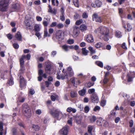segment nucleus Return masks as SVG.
I'll return each instance as SVG.
<instances>
[{
  "instance_id": "4c0bfd02",
  "label": "nucleus",
  "mask_w": 135,
  "mask_h": 135,
  "mask_svg": "<svg viewBox=\"0 0 135 135\" xmlns=\"http://www.w3.org/2000/svg\"><path fill=\"white\" fill-rule=\"evenodd\" d=\"M13 80V78L12 77H11L8 82L9 85H11L13 84L14 81Z\"/></svg>"
},
{
  "instance_id": "3c124183",
  "label": "nucleus",
  "mask_w": 135,
  "mask_h": 135,
  "mask_svg": "<svg viewBox=\"0 0 135 135\" xmlns=\"http://www.w3.org/2000/svg\"><path fill=\"white\" fill-rule=\"evenodd\" d=\"M82 16L83 18H86L88 17V15L86 12H84L83 13Z\"/></svg>"
},
{
  "instance_id": "a19ab883",
  "label": "nucleus",
  "mask_w": 135,
  "mask_h": 135,
  "mask_svg": "<svg viewBox=\"0 0 135 135\" xmlns=\"http://www.w3.org/2000/svg\"><path fill=\"white\" fill-rule=\"evenodd\" d=\"M95 91V89L94 88L89 89L88 90V92L89 94H91L92 93H93Z\"/></svg>"
},
{
  "instance_id": "0e129e2a",
  "label": "nucleus",
  "mask_w": 135,
  "mask_h": 135,
  "mask_svg": "<svg viewBox=\"0 0 135 135\" xmlns=\"http://www.w3.org/2000/svg\"><path fill=\"white\" fill-rule=\"evenodd\" d=\"M41 3L40 1V0L35 1L34 2V3L36 5H39Z\"/></svg>"
},
{
  "instance_id": "e433bc0d",
  "label": "nucleus",
  "mask_w": 135,
  "mask_h": 135,
  "mask_svg": "<svg viewBox=\"0 0 135 135\" xmlns=\"http://www.w3.org/2000/svg\"><path fill=\"white\" fill-rule=\"evenodd\" d=\"M25 69L23 66H20V74H22L25 71Z\"/></svg>"
},
{
  "instance_id": "09e8293b",
  "label": "nucleus",
  "mask_w": 135,
  "mask_h": 135,
  "mask_svg": "<svg viewBox=\"0 0 135 135\" xmlns=\"http://www.w3.org/2000/svg\"><path fill=\"white\" fill-rule=\"evenodd\" d=\"M82 22V20H78L76 22L75 24L76 25H79L81 24Z\"/></svg>"
},
{
  "instance_id": "f3484780",
  "label": "nucleus",
  "mask_w": 135,
  "mask_h": 135,
  "mask_svg": "<svg viewBox=\"0 0 135 135\" xmlns=\"http://www.w3.org/2000/svg\"><path fill=\"white\" fill-rule=\"evenodd\" d=\"M65 74L64 73V74H62V75H58L57 76V78L58 79H61L63 80L65 79H68V76L67 75H65Z\"/></svg>"
},
{
  "instance_id": "6e6d98bb",
  "label": "nucleus",
  "mask_w": 135,
  "mask_h": 135,
  "mask_svg": "<svg viewBox=\"0 0 135 135\" xmlns=\"http://www.w3.org/2000/svg\"><path fill=\"white\" fill-rule=\"evenodd\" d=\"M22 56H25V58H26L27 60H29L30 59L31 55L29 54H27L26 56V55H23Z\"/></svg>"
},
{
  "instance_id": "79ce46f5",
  "label": "nucleus",
  "mask_w": 135,
  "mask_h": 135,
  "mask_svg": "<svg viewBox=\"0 0 135 135\" xmlns=\"http://www.w3.org/2000/svg\"><path fill=\"white\" fill-rule=\"evenodd\" d=\"M102 46V44L101 43L99 42L97 43L95 45V46L97 48H99Z\"/></svg>"
},
{
  "instance_id": "7ed1b4c3",
  "label": "nucleus",
  "mask_w": 135,
  "mask_h": 135,
  "mask_svg": "<svg viewBox=\"0 0 135 135\" xmlns=\"http://www.w3.org/2000/svg\"><path fill=\"white\" fill-rule=\"evenodd\" d=\"M9 0H1L0 1V11H6L8 5Z\"/></svg>"
},
{
  "instance_id": "423d86ee",
  "label": "nucleus",
  "mask_w": 135,
  "mask_h": 135,
  "mask_svg": "<svg viewBox=\"0 0 135 135\" xmlns=\"http://www.w3.org/2000/svg\"><path fill=\"white\" fill-rule=\"evenodd\" d=\"M56 38L59 41H61L63 39L62 31L61 30H57L56 33Z\"/></svg>"
},
{
  "instance_id": "69168bd1",
  "label": "nucleus",
  "mask_w": 135,
  "mask_h": 135,
  "mask_svg": "<svg viewBox=\"0 0 135 135\" xmlns=\"http://www.w3.org/2000/svg\"><path fill=\"white\" fill-rule=\"evenodd\" d=\"M54 30L53 28H50L49 30V33L50 34H51L53 32Z\"/></svg>"
},
{
  "instance_id": "f03ea898",
  "label": "nucleus",
  "mask_w": 135,
  "mask_h": 135,
  "mask_svg": "<svg viewBox=\"0 0 135 135\" xmlns=\"http://www.w3.org/2000/svg\"><path fill=\"white\" fill-rule=\"evenodd\" d=\"M98 32L101 35L104 40L107 41L109 40V31L108 29L105 27L102 26L98 29Z\"/></svg>"
},
{
  "instance_id": "9b49d317",
  "label": "nucleus",
  "mask_w": 135,
  "mask_h": 135,
  "mask_svg": "<svg viewBox=\"0 0 135 135\" xmlns=\"http://www.w3.org/2000/svg\"><path fill=\"white\" fill-rule=\"evenodd\" d=\"M49 8L48 9V12L53 15H55L57 11V9L55 8L52 9L51 6L49 5L48 6Z\"/></svg>"
},
{
  "instance_id": "aec40b11",
  "label": "nucleus",
  "mask_w": 135,
  "mask_h": 135,
  "mask_svg": "<svg viewBox=\"0 0 135 135\" xmlns=\"http://www.w3.org/2000/svg\"><path fill=\"white\" fill-rule=\"evenodd\" d=\"M80 28L82 31H84L86 30L87 26L84 24H82L80 25Z\"/></svg>"
},
{
  "instance_id": "f8f14e48",
  "label": "nucleus",
  "mask_w": 135,
  "mask_h": 135,
  "mask_svg": "<svg viewBox=\"0 0 135 135\" xmlns=\"http://www.w3.org/2000/svg\"><path fill=\"white\" fill-rule=\"evenodd\" d=\"M20 86L21 88H22L26 86V82L23 77L20 76Z\"/></svg>"
},
{
  "instance_id": "20e7f679",
  "label": "nucleus",
  "mask_w": 135,
  "mask_h": 135,
  "mask_svg": "<svg viewBox=\"0 0 135 135\" xmlns=\"http://www.w3.org/2000/svg\"><path fill=\"white\" fill-rule=\"evenodd\" d=\"M22 111L24 115L26 117L30 116L31 114V110L27 104H24L22 105Z\"/></svg>"
},
{
  "instance_id": "c03bdc74",
  "label": "nucleus",
  "mask_w": 135,
  "mask_h": 135,
  "mask_svg": "<svg viewBox=\"0 0 135 135\" xmlns=\"http://www.w3.org/2000/svg\"><path fill=\"white\" fill-rule=\"evenodd\" d=\"M74 41L73 39H69L67 41L68 43L70 44H71L74 43Z\"/></svg>"
},
{
  "instance_id": "c9c22d12",
  "label": "nucleus",
  "mask_w": 135,
  "mask_h": 135,
  "mask_svg": "<svg viewBox=\"0 0 135 135\" xmlns=\"http://www.w3.org/2000/svg\"><path fill=\"white\" fill-rule=\"evenodd\" d=\"M62 49L65 51H67L69 50V46L66 45H64L62 46Z\"/></svg>"
},
{
  "instance_id": "bf43d9fd",
  "label": "nucleus",
  "mask_w": 135,
  "mask_h": 135,
  "mask_svg": "<svg viewBox=\"0 0 135 135\" xmlns=\"http://www.w3.org/2000/svg\"><path fill=\"white\" fill-rule=\"evenodd\" d=\"M35 92L33 89H30L29 93L31 95H33L35 93Z\"/></svg>"
},
{
  "instance_id": "2eb2a0df",
  "label": "nucleus",
  "mask_w": 135,
  "mask_h": 135,
  "mask_svg": "<svg viewBox=\"0 0 135 135\" xmlns=\"http://www.w3.org/2000/svg\"><path fill=\"white\" fill-rule=\"evenodd\" d=\"M43 71L41 69H40L38 71V75L39 76L38 77V80L39 81H41L42 80V78L41 75L43 74Z\"/></svg>"
},
{
  "instance_id": "dca6fc26",
  "label": "nucleus",
  "mask_w": 135,
  "mask_h": 135,
  "mask_svg": "<svg viewBox=\"0 0 135 135\" xmlns=\"http://www.w3.org/2000/svg\"><path fill=\"white\" fill-rule=\"evenodd\" d=\"M15 37L19 41H22V36L20 32H18L16 34Z\"/></svg>"
},
{
  "instance_id": "ddd939ff",
  "label": "nucleus",
  "mask_w": 135,
  "mask_h": 135,
  "mask_svg": "<svg viewBox=\"0 0 135 135\" xmlns=\"http://www.w3.org/2000/svg\"><path fill=\"white\" fill-rule=\"evenodd\" d=\"M21 5L19 3H17L13 4L12 6V8L16 11L20 9L21 8Z\"/></svg>"
},
{
  "instance_id": "4d7b16f0",
  "label": "nucleus",
  "mask_w": 135,
  "mask_h": 135,
  "mask_svg": "<svg viewBox=\"0 0 135 135\" xmlns=\"http://www.w3.org/2000/svg\"><path fill=\"white\" fill-rule=\"evenodd\" d=\"M108 81V79L107 78V77H105L104 80H103V83L104 84H105L107 83Z\"/></svg>"
},
{
  "instance_id": "5701e85b",
  "label": "nucleus",
  "mask_w": 135,
  "mask_h": 135,
  "mask_svg": "<svg viewBox=\"0 0 135 135\" xmlns=\"http://www.w3.org/2000/svg\"><path fill=\"white\" fill-rule=\"evenodd\" d=\"M95 3L97 7H99L102 5V2L99 0H96Z\"/></svg>"
},
{
  "instance_id": "473e14b6",
  "label": "nucleus",
  "mask_w": 135,
  "mask_h": 135,
  "mask_svg": "<svg viewBox=\"0 0 135 135\" xmlns=\"http://www.w3.org/2000/svg\"><path fill=\"white\" fill-rule=\"evenodd\" d=\"M73 3L74 6L76 7H79V2L78 0H73Z\"/></svg>"
},
{
  "instance_id": "b1692460",
  "label": "nucleus",
  "mask_w": 135,
  "mask_h": 135,
  "mask_svg": "<svg viewBox=\"0 0 135 135\" xmlns=\"http://www.w3.org/2000/svg\"><path fill=\"white\" fill-rule=\"evenodd\" d=\"M65 75H67L68 78L69 77H71L73 76L74 74V73L73 71H68L65 73Z\"/></svg>"
},
{
  "instance_id": "9d476101",
  "label": "nucleus",
  "mask_w": 135,
  "mask_h": 135,
  "mask_svg": "<svg viewBox=\"0 0 135 135\" xmlns=\"http://www.w3.org/2000/svg\"><path fill=\"white\" fill-rule=\"evenodd\" d=\"M79 33V29L78 27H76L74 28L73 36L74 38H76L78 36Z\"/></svg>"
},
{
  "instance_id": "052dcab7",
  "label": "nucleus",
  "mask_w": 135,
  "mask_h": 135,
  "mask_svg": "<svg viewBox=\"0 0 135 135\" xmlns=\"http://www.w3.org/2000/svg\"><path fill=\"white\" fill-rule=\"evenodd\" d=\"M56 51H53L51 53V55L53 57H54L56 55Z\"/></svg>"
},
{
  "instance_id": "393cba45",
  "label": "nucleus",
  "mask_w": 135,
  "mask_h": 135,
  "mask_svg": "<svg viewBox=\"0 0 135 135\" xmlns=\"http://www.w3.org/2000/svg\"><path fill=\"white\" fill-rule=\"evenodd\" d=\"M88 51L86 50L85 48L82 49V54L86 56L88 55Z\"/></svg>"
},
{
  "instance_id": "37998d69",
  "label": "nucleus",
  "mask_w": 135,
  "mask_h": 135,
  "mask_svg": "<svg viewBox=\"0 0 135 135\" xmlns=\"http://www.w3.org/2000/svg\"><path fill=\"white\" fill-rule=\"evenodd\" d=\"M84 112L85 113H87L89 110V108L88 106H86L84 108Z\"/></svg>"
},
{
  "instance_id": "6ab92c4d",
  "label": "nucleus",
  "mask_w": 135,
  "mask_h": 135,
  "mask_svg": "<svg viewBox=\"0 0 135 135\" xmlns=\"http://www.w3.org/2000/svg\"><path fill=\"white\" fill-rule=\"evenodd\" d=\"M66 111L69 113L72 112L73 113H74L76 112V110L75 108H73L71 107H69L67 108Z\"/></svg>"
},
{
  "instance_id": "5fc2aeb1",
  "label": "nucleus",
  "mask_w": 135,
  "mask_h": 135,
  "mask_svg": "<svg viewBox=\"0 0 135 135\" xmlns=\"http://www.w3.org/2000/svg\"><path fill=\"white\" fill-rule=\"evenodd\" d=\"M74 19L76 20L79 18L80 16L79 14L75 13L74 15Z\"/></svg>"
},
{
  "instance_id": "a18cd8bd",
  "label": "nucleus",
  "mask_w": 135,
  "mask_h": 135,
  "mask_svg": "<svg viewBox=\"0 0 135 135\" xmlns=\"http://www.w3.org/2000/svg\"><path fill=\"white\" fill-rule=\"evenodd\" d=\"M76 79L74 78H72L70 79L71 82L74 85L76 84Z\"/></svg>"
},
{
  "instance_id": "4468645a",
  "label": "nucleus",
  "mask_w": 135,
  "mask_h": 135,
  "mask_svg": "<svg viewBox=\"0 0 135 135\" xmlns=\"http://www.w3.org/2000/svg\"><path fill=\"white\" fill-rule=\"evenodd\" d=\"M86 41L89 42H91L94 41L93 36L91 35H89L87 36L86 38Z\"/></svg>"
},
{
  "instance_id": "a211bd4d",
  "label": "nucleus",
  "mask_w": 135,
  "mask_h": 135,
  "mask_svg": "<svg viewBox=\"0 0 135 135\" xmlns=\"http://www.w3.org/2000/svg\"><path fill=\"white\" fill-rule=\"evenodd\" d=\"M79 94L81 96H83L84 95L86 92V89L84 87L83 89L82 90H79Z\"/></svg>"
},
{
  "instance_id": "774afa93",
  "label": "nucleus",
  "mask_w": 135,
  "mask_h": 135,
  "mask_svg": "<svg viewBox=\"0 0 135 135\" xmlns=\"http://www.w3.org/2000/svg\"><path fill=\"white\" fill-rule=\"evenodd\" d=\"M48 24L47 22L46 21H44L43 22V24L45 27H47Z\"/></svg>"
},
{
  "instance_id": "e2e57ef3",
  "label": "nucleus",
  "mask_w": 135,
  "mask_h": 135,
  "mask_svg": "<svg viewBox=\"0 0 135 135\" xmlns=\"http://www.w3.org/2000/svg\"><path fill=\"white\" fill-rule=\"evenodd\" d=\"M13 46L15 49H17L18 48L19 46L18 44L15 43L13 44Z\"/></svg>"
},
{
  "instance_id": "a878e982",
  "label": "nucleus",
  "mask_w": 135,
  "mask_h": 135,
  "mask_svg": "<svg viewBox=\"0 0 135 135\" xmlns=\"http://www.w3.org/2000/svg\"><path fill=\"white\" fill-rule=\"evenodd\" d=\"M50 35L49 33H48L47 30V28H45L44 31V37H50Z\"/></svg>"
},
{
  "instance_id": "39448f33",
  "label": "nucleus",
  "mask_w": 135,
  "mask_h": 135,
  "mask_svg": "<svg viewBox=\"0 0 135 135\" xmlns=\"http://www.w3.org/2000/svg\"><path fill=\"white\" fill-rule=\"evenodd\" d=\"M45 64V70L46 73L50 74H51L53 69L51 64L49 62H46Z\"/></svg>"
},
{
  "instance_id": "72a5a7b5",
  "label": "nucleus",
  "mask_w": 135,
  "mask_h": 135,
  "mask_svg": "<svg viewBox=\"0 0 135 135\" xmlns=\"http://www.w3.org/2000/svg\"><path fill=\"white\" fill-rule=\"evenodd\" d=\"M96 119V117L94 115H93L90 118V122L91 123L94 122L95 121Z\"/></svg>"
},
{
  "instance_id": "f257e3e1",
  "label": "nucleus",
  "mask_w": 135,
  "mask_h": 135,
  "mask_svg": "<svg viewBox=\"0 0 135 135\" xmlns=\"http://www.w3.org/2000/svg\"><path fill=\"white\" fill-rule=\"evenodd\" d=\"M49 113L54 118L58 120H60L64 115L60 110L55 108L50 109Z\"/></svg>"
},
{
  "instance_id": "4be33fe9",
  "label": "nucleus",
  "mask_w": 135,
  "mask_h": 135,
  "mask_svg": "<svg viewBox=\"0 0 135 135\" xmlns=\"http://www.w3.org/2000/svg\"><path fill=\"white\" fill-rule=\"evenodd\" d=\"M70 94L71 97L73 98L76 97L77 95V92L75 91H71Z\"/></svg>"
},
{
  "instance_id": "ea45409f",
  "label": "nucleus",
  "mask_w": 135,
  "mask_h": 135,
  "mask_svg": "<svg viewBox=\"0 0 135 135\" xmlns=\"http://www.w3.org/2000/svg\"><path fill=\"white\" fill-rule=\"evenodd\" d=\"M88 49L90 51L91 54H94L95 52V50H93L92 47H89Z\"/></svg>"
},
{
  "instance_id": "f704fd0d",
  "label": "nucleus",
  "mask_w": 135,
  "mask_h": 135,
  "mask_svg": "<svg viewBox=\"0 0 135 135\" xmlns=\"http://www.w3.org/2000/svg\"><path fill=\"white\" fill-rule=\"evenodd\" d=\"M93 129V127L91 126H89L88 127V132L91 134V131Z\"/></svg>"
},
{
  "instance_id": "bb28decb",
  "label": "nucleus",
  "mask_w": 135,
  "mask_h": 135,
  "mask_svg": "<svg viewBox=\"0 0 135 135\" xmlns=\"http://www.w3.org/2000/svg\"><path fill=\"white\" fill-rule=\"evenodd\" d=\"M25 56H22L21 58L20 59V66H23L24 61V59L25 58Z\"/></svg>"
},
{
  "instance_id": "58836bf2",
  "label": "nucleus",
  "mask_w": 135,
  "mask_h": 135,
  "mask_svg": "<svg viewBox=\"0 0 135 135\" xmlns=\"http://www.w3.org/2000/svg\"><path fill=\"white\" fill-rule=\"evenodd\" d=\"M116 114V110H112L110 112V115L111 117L115 116Z\"/></svg>"
},
{
  "instance_id": "603ef678",
  "label": "nucleus",
  "mask_w": 135,
  "mask_h": 135,
  "mask_svg": "<svg viewBox=\"0 0 135 135\" xmlns=\"http://www.w3.org/2000/svg\"><path fill=\"white\" fill-rule=\"evenodd\" d=\"M106 101L105 100H103L101 101V106L103 107L106 105Z\"/></svg>"
},
{
  "instance_id": "338daca9",
  "label": "nucleus",
  "mask_w": 135,
  "mask_h": 135,
  "mask_svg": "<svg viewBox=\"0 0 135 135\" xmlns=\"http://www.w3.org/2000/svg\"><path fill=\"white\" fill-rule=\"evenodd\" d=\"M81 122V119H78L76 118V122L78 124H80Z\"/></svg>"
},
{
  "instance_id": "cd10ccee",
  "label": "nucleus",
  "mask_w": 135,
  "mask_h": 135,
  "mask_svg": "<svg viewBox=\"0 0 135 135\" xmlns=\"http://www.w3.org/2000/svg\"><path fill=\"white\" fill-rule=\"evenodd\" d=\"M32 127L34 130L36 131H38L39 129L40 128L37 125L34 124H32Z\"/></svg>"
},
{
  "instance_id": "864d4df0",
  "label": "nucleus",
  "mask_w": 135,
  "mask_h": 135,
  "mask_svg": "<svg viewBox=\"0 0 135 135\" xmlns=\"http://www.w3.org/2000/svg\"><path fill=\"white\" fill-rule=\"evenodd\" d=\"M42 55L44 56V58L45 57H47L48 56L47 52L46 51H45L42 54Z\"/></svg>"
},
{
  "instance_id": "c756f323",
  "label": "nucleus",
  "mask_w": 135,
  "mask_h": 135,
  "mask_svg": "<svg viewBox=\"0 0 135 135\" xmlns=\"http://www.w3.org/2000/svg\"><path fill=\"white\" fill-rule=\"evenodd\" d=\"M3 123L2 122H0V135H3L2 131L3 130Z\"/></svg>"
},
{
  "instance_id": "680f3d73",
  "label": "nucleus",
  "mask_w": 135,
  "mask_h": 135,
  "mask_svg": "<svg viewBox=\"0 0 135 135\" xmlns=\"http://www.w3.org/2000/svg\"><path fill=\"white\" fill-rule=\"evenodd\" d=\"M12 132L13 133L12 135H16V129L15 128H13L12 129Z\"/></svg>"
},
{
  "instance_id": "6e6552de",
  "label": "nucleus",
  "mask_w": 135,
  "mask_h": 135,
  "mask_svg": "<svg viewBox=\"0 0 135 135\" xmlns=\"http://www.w3.org/2000/svg\"><path fill=\"white\" fill-rule=\"evenodd\" d=\"M91 100L92 102L94 103H97L99 100V98L97 94L95 93H93L91 96Z\"/></svg>"
},
{
  "instance_id": "49530a36",
  "label": "nucleus",
  "mask_w": 135,
  "mask_h": 135,
  "mask_svg": "<svg viewBox=\"0 0 135 135\" xmlns=\"http://www.w3.org/2000/svg\"><path fill=\"white\" fill-rule=\"evenodd\" d=\"M100 107L98 106H97L95 107L94 109V111H99L100 110Z\"/></svg>"
},
{
  "instance_id": "1a4fd4ad",
  "label": "nucleus",
  "mask_w": 135,
  "mask_h": 135,
  "mask_svg": "<svg viewBox=\"0 0 135 135\" xmlns=\"http://www.w3.org/2000/svg\"><path fill=\"white\" fill-rule=\"evenodd\" d=\"M92 19L93 21L101 23L102 22L101 18L96 13L93 14L92 16Z\"/></svg>"
},
{
  "instance_id": "0eeeda50",
  "label": "nucleus",
  "mask_w": 135,
  "mask_h": 135,
  "mask_svg": "<svg viewBox=\"0 0 135 135\" xmlns=\"http://www.w3.org/2000/svg\"><path fill=\"white\" fill-rule=\"evenodd\" d=\"M69 127L65 125L63 128L60 131V134L63 135H67L68 132V129Z\"/></svg>"
},
{
  "instance_id": "2f4dec72",
  "label": "nucleus",
  "mask_w": 135,
  "mask_h": 135,
  "mask_svg": "<svg viewBox=\"0 0 135 135\" xmlns=\"http://www.w3.org/2000/svg\"><path fill=\"white\" fill-rule=\"evenodd\" d=\"M94 82H89L88 83H87L86 86L87 88H89L91 86H93L94 85Z\"/></svg>"
},
{
  "instance_id": "de8ad7c7",
  "label": "nucleus",
  "mask_w": 135,
  "mask_h": 135,
  "mask_svg": "<svg viewBox=\"0 0 135 135\" xmlns=\"http://www.w3.org/2000/svg\"><path fill=\"white\" fill-rule=\"evenodd\" d=\"M56 27L59 28H61L64 27V25L62 23H59L56 26Z\"/></svg>"
},
{
  "instance_id": "7c9ffc66",
  "label": "nucleus",
  "mask_w": 135,
  "mask_h": 135,
  "mask_svg": "<svg viewBox=\"0 0 135 135\" xmlns=\"http://www.w3.org/2000/svg\"><path fill=\"white\" fill-rule=\"evenodd\" d=\"M115 36L118 38H120L122 36V35L121 34V32L118 31H117L115 34Z\"/></svg>"
},
{
  "instance_id": "412c9836",
  "label": "nucleus",
  "mask_w": 135,
  "mask_h": 135,
  "mask_svg": "<svg viewBox=\"0 0 135 135\" xmlns=\"http://www.w3.org/2000/svg\"><path fill=\"white\" fill-rule=\"evenodd\" d=\"M34 30L35 32L39 31L40 30V25L38 24H36L34 26Z\"/></svg>"
},
{
  "instance_id": "c85d7f7f",
  "label": "nucleus",
  "mask_w": 135,
  "mask_h": 135,
  "mask_svg": "<svg viewBox=\"0 0 135 135\" xmlns=\"http://www.w3.org/2000/svg\"><path fill=\"white\" fill-rule=\"evenodd\" d=\"M96 64L98 66L103 68V64L102 62L99 61H97L95 62Z\"/></svg>"
},
{
  "instance_id": "8fccbe9b",
  "label": "nucleus",
  "mask_w": 135,
  "mask_h": 135,
  "mask_svg": "<svg viewBox=\"0 0 135 135\" xmlns=\"http://www.w3.org/2000/svg\"><path fill=\"white\" fill-rule=\"evenodd\" d=\"M127 30L128 31H131L132 29V27L129 23H127Z\"/></svg>"
},
{
  "instance_id": "13d9d810",
  "label": "nucleus",
  "mask_w": 135,
  "mask_h": 135,
  "mask_svg": "<svg viewBox=\"0 0 135 135\" xmlns=\"http://www.w3.org/2000/svg\"><path fill=\"white\" fill-rule=\"evenodd\" d=\"M7 37L9 39L11 40L13 36L11 34H8L7 35Z\"/></svg>"
}]
</instances>
